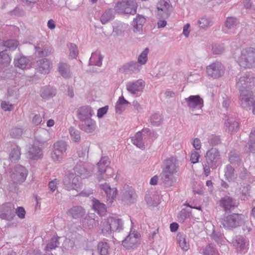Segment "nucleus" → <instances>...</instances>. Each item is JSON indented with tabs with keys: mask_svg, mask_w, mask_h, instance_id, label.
Masks as SVG:
<instances>
[{
	"mask_svg": "<svg viewBox=\"0 0 255 255\" xmlns=\"http://www.w3.org/2000/svg\"><path fill=\"white\" fill-rule=\"evenodd\" d=\"M75 174L71 173L65 176L63 184L68 190H75L77 191L81 189L80 177L85 178L90 176L91 171L86 168V165L83 162L77 163L74 168Z\"/></svg>",
	"mask_w": 255,
	"mask_h": 255,
	"instance_id": "1",
	"label": "nucleus"
},
{
	"mask_svg": "<svg viewBox=\"0 0 255 255\" xmlns=\"http://www.w3.org/2000/svg\"><path fill=\"white\" fill-rule=\"evenodd\" d=\"M8 174L10 181L13 185L11 186L9 185L7 187V190L13 192L15 191V185L21 184L26 180L28 171L24 167L18 165L11 169Z\"/></svg>",
	"mask_w": 255,
	"mask_h": 255,
	"instance_id": "2",
	"label": "nucleus"
},
{
	"mask_svg": "<svg viewBox=\"0 0 255 255\" xmlns=\"http://www.w3.org/2000/svg\"><path fill=\"white\" fill-rule=\"evenodd\" d=\"M103 234L108 237L115 231L120 232L123 228V221L117 217H110L107 220L102 221L101 225Z\"/></svg>",
	"mask_w": 255,
	"mask_h": 255,
	"instance_id": "3",
	"label": "nucleus"
},
{
	"mask_svg": "<svg viewBox=\"0 0 255 255\" xmlns=\"http://www.w3.org/2000/svg\"><path fill=\"white\" fill-rule=\"evenodd\" d=\"M236 60L242 67H252L255 64V49L252 47L243 49Z\"/></svg>",
	"mask_w": 255,
	"mask_h": 255,
	"instance_id": "4",
	"label": "nucleus"
},
{
	"mask_svg": "<svg viewBox=\"0 0 255 255\" xmlns=\"http://www.w3.org/2000/svg\"><path fill=\"white\" fill-rule=\"evenodd\" d=\"M245 220V216L243 215L233 214L232 215L224 216L220 219V226L226 229H232L236 228Z\"/></svg>",
	"mask_w": 255,
	"mask_h": 255,
	"instance_id": "5",
	"label": "nucleus"
},
{
	"mask_svg": "<svg viewBox=\"0 0 255 255\" xmlns=\"http://www.w3.org/2000/svg\"><path fill=\"white\" fill-rule=\"evenodd\" d=\"M184 103L193 114L199 115L202 113L204 102L199 95L190 96L184 100Z\"/></svg>",
	"mask_w": 255,
	"mask_h": 255,
	"instance_id": "6",
	"label": "nucleus"
},
{
	"mask_svg": "<svg viewBox=\"0 0 255 255\" xmlns=\"http://www.w3.org/2000/svg\"><path fill=\"white\" fill-rule=\"evenodd\" d=\"M137 7L135 0H121L117 3L115 8L118 12L133 15L136 12Z\"/></svg>",
	"mask_w": 255,
	"mask_h": 255,
	"instance_id": "7",
	"label": "nucleus"
},
{
	"mask_svg": "<svg viewBox=\"0 0 255 255\" xmlns=\"http://www.w3.org/2000/svg\"><path fill=\"white\" fill-rule=\"evenodd\" d=\"M110 164L109 158L107 156L102 157L98 163L97 166L99 175H98L97 179L99 181H101L102 180H106V178L103 175V174L105 172L107 173L106 175L108 177L113 176L114 170L109 166Z\"/></svg>",
	"mask_w": 255,
	"mask_h": 255,
	"instance_id": "8",
	"label": "nucleus"
},
{
	"mask_svg": "<svg viewBox=\"0 0 255 255\" xmlns=\"http://www.w3.org/2000/svg\"><path fill=\"white\" fill-rule=\"evenodd\" d=\"M67 145L65 141L59 140L53 143L51 157L55 162H60L67 150Z\"/></svg>",
	"mask_w": 255,
	"mask_h": 255,
	"instance_id": "9",
	"label": "nucleus"
},
{
	"mask_svg": "<svg viewBox=\"0 0 255 255\" xmlns=\"http://www.w3.org/2000/svg\"><path fill=\"white\" fill-rule=\"evenodd\" d=\"M172 6L170 2L165 0H160L157 3L155 14L156 18H168L171 14Z\"/></svg>",
	"mask_w": 255,
	"mask_h": 255,
	"instance_id": "10",
	"label": "nucleus"
},
{
	"mask_svg": "<svg viewBox=\"0 0 255 255\" xmlns=\"http://www.w3.org/2000/svg\"><path fill=\"white\" fill-rule=\"evenodd\" d=\"M140 239V234L131 227L128 235L123 241L122 244L124 247L127 249L134 248L139 244Z\"/></svg>",
	"mask_w": 255,
	"mask_h": 255,
	"instance_id": "11",
	"label": "nucleus"
},
{
	"mask_svg": "<svg viewBox=\"0 0 255 255\" xmlns=\"http://www.w3.org/2000/svg\"><path fill=\"white\" fill-rule=\"evenodd\" d=\"M14 217V206L13 204L7 203L0 206V218L1 219L11 221Z\"/></svg>",
	"mask_w": 255,
	"mask_h": 255,
	"instance_id": "12",
	"label": "nucleus"
},
{
	"mask_svg": "<svg viewBox=\"0 0 255 255\" xmlns=\"http://www.w3.org/2000/svg\"><path fill=\"white\" fill-rule=\"evenodd\" d=\"M206 71L209 76L216 79L221 77L224 74V68L221 63L216 62L208 66Z\"/></svg>",
	"mask_w": 255,
	"mask_h": 255,
	"instance_id": "13",
	"label": "nucleus"
},
{
	"mask_svg": "<svg viewBox=\"0 0 255 255\" xmlns=\"http://www.w3.org/2000/svg\"><path fill=\"white\" fill-rule=\"evenodd\" d=\"M145 85L142 79L128 81L126 84V89L132 95H138L143 92Z\"/></svg>",
	"mask_w": 255,
	"mask_h": 255,
	"instance_id": "14",
	"label": "nucleus"
},
{
	"mask_svg": "<svg viewBox=\"0 0 255 255\" xmlns=\"http://www.w3.org/2000/svg\"><path fill=\"white\" fill-rule=\"evenodd\" d=\"M205 157L207 164L211 167H216L221 161L220 153L216 148H212L207 151Z\"/></svg>",
	"mask_w": 255,
	"mask_h": 255,
	"instance_id": "15",
	"label": "nucleus"
},
{
	"mask_svg": "<svg viewBox=\"0 0 255 255\" xmlns=\"http://www.w3.org/2000/svg\"><path fill=\"white\" fill-rule=\"evenodd\" d=\"M253 80V77L251 76L250 73H242L237 77V86L240 91L241 90H247Z\"/></svg>",
	"mask_w": 255,
	"mask_h": 255,
	"instance_id": "16",
	"label": "nucleus"
},
{
	"mask_svg": "<svg viewBox=\"0 0 255 255\" xmlns=\"http://www.w3.org/2000/svg\"><path fill=\"white\" fill-rule=\"evenodd\" d=\"M141 67L136 62L131 61L124 65L120 69V71L125 75H131L133 74L139 72Z\"/></svg>",
	"mask_w": 255,
	"mask_h": 255,
	"instance_id": "17",
	"label": "nucleus"
},
{
	"mask_svg": "<svg viewBox=\"0 0 255 255\" xmlns=\"http://www.w3.org/2000/svg\"><path fill=\"white\" fill-rule=\"evenodd\" d=\"M240 92V100L241 106L245 109L250 108L254 102L252 93L249 90H241Z\"/></svg>",
	"mask_w": 255,
	"mask_h": 255,
	"instance_id": "18",
	"label": "nucleus"
},
{
	"mask_svg": "<svg viewBox=\"0 0 255 255\" xmlns=\"http://www.w3.org/2000/svg\"><path fill=\"white\" fill-rule=\"evenodd\" d=\"M177 172V160L174 157H170L164 161V167L163 174L174 175Z\"/></svg>",
	"mask_w": 255,
	"mask_h": 255,
	"instance_id": "19",
	"label": "nucleus"
},
{
	"mask_svg": "<svg viewBox=\"0 0 255 255\" xmlns=\"http://www.w3.org/2000/svg\"><path fill=\"white\" fill-rule=\"evenodd\" d=\"M52 67L51 61L47 59H42L37 61L36 70L41 74H48Z\"/></svg>",
	"mask_w": 255,
	"mask_h": 255,
	"instance_id": "20",
	"label": "nucleus"
},
{
	"mask_svg": "<svg viewBox=\"0 0 255 255\" xmlns=\"http://www.w3.org/2000/svg\"><path fill=\"white\" fill-rule=\"evenodd\" d=\"M27 156L30 159L34 160H37L42 158L43 156L42 148L34 143L33 145L29 147Z\"/></svg>",
	"mask_w": 255,
	"mask_h": 255,
	"instance_id": "21",
	"label": "nucleus"
},
{
	"mask_svg": "<svg viewBox=\"0 0 255 255\" xmlns=\"http://www.w3.org/2000/svg\"><path fill=\"white\" fill-rule=\"evenodd\" d=\"M100 186L106 194L108 203L112 204L117 195V189L116 188H111L110 185L107 183L101 184Z\"/></svg>",
	"mask_w": 255,
	"mask_h": 255,
	"instance_id": "22",
	"label": "nucleus"
},
{
	"mask_svg": "<svg viewBox=\"0 0 255 255\" xmlns=\"http://www.w3.org/2000/svg\"><path fill=\"white\" fill-rule=\"evenodd\" d=\"M238 23L237 19L233 17H228L225 21V26L223 30L227 33H234Z\"/></svg>",
	"mask_w": 255,
	"mask_h": 255,
	"instance_id": "23",
	"label": "nucleus"
},
{
	"mask_svg": "<svg viewBox=\"0 0 255 255\" xmlns=\"http://www.w3.org/2000/svg\"><path fill=\"white\" fill-rule=\"evenodd\" d=\"M132 143L138 148L143 149L145 148V143L146 140H144L142 130L136 132V133L131 137Z\"/></svg>",
	"mask_w": 255,
	"mask_h": 255,
	"instance_id": "24",
	"label": "nucleus"
},
{
	"mask_svg": "<svg viewBox=\"0 0 255 255\" xmlns=\"http://www.w3.org/2000/svg\"><path fill=\"white\" fill-rule=\"evenodd\" d=\"M82 129L87 133L93 132L96 128V123L91 118L81 121Z\"/></svg>",
	"mask_w": 255,
	"mask_h": 255,
	"instance_id": "25",
	"label": "nucleus"
},
{
	"mask_svg": "<svg viewBox=\"0 0 255 255\" xmlns=\"http://www.w3.org/2000/svg\"><path fill=\"white\" fill-rule=\"evenodd\" d=\"M14 65L16 67L21 69H26L31 66L29 60L26 57L20 56L14 59Z\"/></svg>",
	"mask_w": 255,
	"mask_h": 255,
	"instance_id": "26",
	"label": "nucleus"
},
{
	"mask_svg": "<svg viewBox=\"0 0 255 255\" xmlns=\"http://www.w3.org/2000/svg\"><path fill=\"white\" fill-rule=\"evenodd\" d=\"M136 195L134 191L131 188H128L123 192V200L127 204H131L136 200Z\"/></svg>",
	"mask_w": 255,
	"mask_h": 255,
	"instance_id": "27",
	"label": "nucleus"
},
{
	"mask_svg": "<svg viewBox=\"0 0 255 255\" xmlns=\"http://www.w3.org/2000/svg\"><path fill=\"white\" fill-rule=\"evenodd\" d=\"M233 244L238 253H244L247 250L246 243L243 237H237L233 242Z\"/></svg>",
	"mask_w": 255,
	"mask_h": 255,
	"instance_id": "28",
	"label": "nucleus"
},
{
	"mask_svg": "<svg viewBox=\"0 0 255 255\" xmlns=\"http://www.w3.org/2000/svg\"><path fill=\"white\" fill-rule=\"evenodd\" d=\"M58 71L60 74L64 78H69L72 75L70 66L66 63L60 62L58 66Z\"/></svg>",
	"mask_w": 255,
	"mask_h": 255,
	"instance_id": "29",
	"label": "nucleus"
},
{
	"mask_svg": "<svg viewBox=\"0 0 255 255\" xmlns=\"http://www.w3.org/2000/svg\"><path fill=\"white\" fill-rule=\"evenodd\" d=\"M93 114V110L89 106H84L78 110V117L81 121L91 118Z\"/></svg>",
	"mask_w": 255,
	"mask_h": 255,
	"instance_id": "30",
	"label": "nucleus"
},
{
	"mask_svg": "<svg viewBox=\"0 0 255 255\" xmlns=\"http://www.w3.org/2000/svg\"><path fill=\"white\" fill-rule=\"evenodd\" d=\"M177 242L180 248L184 251H187L189 249V244L186 239V236L184 234L179 233L176 237Z\"/></svg>",
	"mask_w": 255,
	"mask_h": 255,
	"instance_id": "31",
	"label": "nucleus"
},
{
	"mask_svg": "<svg viewBox=\"0 0 255 255\" xmlns=\"http://www.w3.org/2000/svg\"><path fill=\"white\" fill-rule=\"evenodd\" d=\"M197 24L200 28L205 30L213 25V21L210 17L203 16L199 18Z\"/></svg>",
	"mask_w": 255,
	"mask_h": 255,
	"instance_id": "32",
	"label": "nucleus"
},
{
	"mask_svg": "<svg viewBox=\"0 0 255 255\" xmlns=\"http://www.w3.org/2000/svg\"><path fill=\"white\" fill-rule=\"evenodd\" d=\"M102 60L103 56L100 51L97 50L92 53L89 63L90 65L101 66L102 64Z\"/></svg>",
	"mask_w": 255,
	"mask_h": 255,
	"instance_id": "33",
	"label": "nucleus"
},
{
	"mask_svg": "<svg viewBox=\"0 0 255 255\" xmlns=\"http://www.w3.org/2000/svg\"><path fill=\"white\" fill-rule=\"evenodd\" d=\"M129 104V103L123 96L120 97L116 104L115 110L116 113L121 114L125 110L126 106Z\"/></svg>",
	"mask_w": 255,
	"mask_h": 255,
	"instance_id": "34",
	"label": "nucleus"
},
{
	"mask_svg": "<svg viewBox=\"0 0 255 255\" xmlns=\"http://www.w3.org/2000/svg\"><path fill=\"white\" fill-rule=\"evenodd\" d=\"M20 148L16 145H13L9 154V159L11 162L17 161L20 157Z\"/></svg>",
	"mask_w": 255,
	"mask_h": 255,
	"instance_id": "35",
	"label": "nucleus"
},
{
	"mask_svg": "<svg viewBox=\"0 0 255 255\" xmlns=\"http://www.w3.org/2000/svg\"><path fill=\"white\" fill-rule=\"evenodd\" d=\"M221 205L225 210H230L232 207L237 206V202L230 197H225L221 200Z\"/></svg>",
	"mask_w": 255,
	"mask_h": 255,
	"instance_id": "36",
	"label": "nucleus"
},
{
	"mask_svg": "<svg viewBox=\"0 0 255 255\" xmlns=\"http://www.w3.org/2000/svg\"><path fill=\"white\" fill-rule=\"evenodd\" d=\"M93 208L99 215H104L106 212V207L105 204L100 203L97 200L93 201Z\"/></svg>",
	"mask_w": 255,
	"mask_h": 255,
	"instance_id": "37",
	"label": "nucleus"
},
{
	"mask_svg": "<svg viewBox=\"0 0 255 255\" xmlns=\"http://www.w3.org/2000/svg\"><path fill=\"white\" fill-rule=\"evenodd\" d=\"M225 125L226 130L229 132L235 131L239 127L238 123L232 118H228V119L226 120Z\"/></svg>",
	"mask_w": 255,
	"mask_h": 255,
	"instance_id": "38",
	"label": "nucleus"
},
{
	"mask_svg": "<svg viewBox=\"0 0 255 255\" xmlns=\"http://www.w3.org/2000/svg\"><path fill=\"white\" fill-rule=\"evenodd\" d=\"M176 182V178L174 175L163 174V183L164 186L167 188L174 186Z\"/></svg>",
	"mask_w": 255,
	"mask_h": 255,
	"instance_id": "39",
	"label": "nucleus"
},
{
	"mask_svg": "<svg viewBox=\"0 0 255 255\" xmlns=\"http://www.w3.org/2000/svg\"><path fill=\"white\" fill-rule=\"evenodd\" d=\"M55 90L50 87H43L40 90L41 96L43 99L52 98L55 96Z\"/></svg>",
	"mask_w": 255,
	"mask_h": 255,
	"instance_id": "40",
	"label": "nucleus"
},
{
	"mask_svg": "<svg viewBox=\"0 0 255 255\" xmlns=\"http://www.w3.org/2000/svg\"><path fill=\"white\" fill-rule=\"evenodd\" d=\"M69 214L73 218L78 219L81 217L85 213L83 208L80 206H76L69 210Z\"/></svg>",
	"mask_w": 255,
	"mask_h": 255,
	"instance_id": "41",
	"label": "nucleus"
},
{
	"mask_svg": "<svg viewBox=\"0 0 255 255\" xmlns=\"http://www.w3.org/2000/svg\"><path fill=\"white\" fill-rule=\"evenodd\" d=\"M142 131L144 139L146 140V142H151L157 137V134L148 128H143Z\"/></svg>",
	"mask_w": 255,
	"mask_h": 255,
	"instance_id": "42",
	"label": "nucleus"
},
{
	"mask_svg": "<svg viewBox=\"0 0 255 255\" xmlns=\"http://www.w3.org/2000/svg\"><path fill=\"white\" fill-rule=\"evenodd\" d=\"M149 49L148 48H145L138 55L137 57V63L142 66L145 65L148 60V54L149 53Z\"/></svg>",
	"mask_w": 255,
	"mask_h": 255,
	"instance_id": "43",
	"label": "nucleus"
},
{
	"mask_svg": "<svg viewBox=\"0 0 255 255\" xmlns=\"http://www.w3.org/2000/svg\"><path fill=\"white\" fill-rule=\"evenodd\" d=\"M145 200L151 206H156L159 203L158 197L154 195H146Z\"/></svg>",
	"mask_w": 255,
	"mask_h": 255,
	"instance_id": "44",
	"label": "nucleus"
},
{
	"mask_svg": "<svg viewBox=\"0 0 255 255\" xmlns=\"http://www.w3.org/2000/svg\"><path fill=\"white\" fill-rule=\"evenodd\" d=\"M59 237H54L51 239V240L47 243L45 251L48 252L51 250L55 249L59 245L58 239Z\"/></svg>",
	"mask_w": 255,
	"mask_h": 255,
	"instance_id": "45",
	"label": "nucleus"
},
{
	"mask_svg": "<svg viewBox=\"0 0 255 255\" xmlns=\"http://www.w3.org/2000/svg\"><path fill=\"white\" fill-rule=\"evenodd\" d=\"M225 175L229 181L233 180L237 177V175L234 173V169L231 165L226 166Z\"/></svg>",
	"mask_w": 255,
	"mask_h": 255,
	"instance_id": "46",
	"label": "nucleus"
},
{
	"mask_svg": "<svg viewBox=\"0 0 255 255\" xmlns=\"http://www.w3.org/2000/svg\"><path fill=\"white\" fill-rule=\"evenodd\" d=\"M10 61L11 58L5 51L0 52V66H6Z\"/></svg>",
	"mask_w": 255,
	"mask_h": 255,
	"instance_id": "47",
	"label": "nucleus"
},
{
	"mask_svg": "<svg viewBox=\"0 0 255 255\" xmlns=\"http://www.w3.org/2000/svg\"><path fill=\"white\" fill-rule=\"evenodd\" d=\"M109 246L107 242H101L98 244V250L100 255H107L108 254Z\"/></svg>",
	"mask_w": 255,
	"mask_h": 255,
	"instance_id": "48",
	"label": "nucleus"
},
{
	"mask_svg": "<svg viewBox=\"0 0 255 255\" xmlns=\"http://www.w3.org/2000/svg\"><path fill=\"white\" fill-rule=\"evenodd\" d=\"M113 18V15L111 9L106 10L101 16V21L102 24L108 23Z\"/></svg>",
	"mask_w": 255,
	"mask_h": 255,
	"instance_id": "49",
	"label": "nucleus"
},
{
	"mask_svg": "<svg viewBox=\"0 0 255 255\" xmlns=\"http://www.w3.org/2000/svg\"><path fill=\"white\" fill-rule=\"evenodd\" d=\"M71 139L74 142H78L80 140V132L79 130L73 127H70L69 129Z\"/></svg>",
	"mask_w": 255,
	"mask_h": 255,
	"instance_id": "50",
	"label": "nucleus"
},
{
	"mask_svg": "<svg viewBox=\"0 0 255 255\" xmlns=\"http://www.w3.org/2000/svg\"><path fill=\"white\" fill-rule=\"evenodd\" d=\"M250 137V141L246 148H248L249 151L254 152H255V129L251 131Z\"/></svg>",
	"mask_w": 255,
	"mask_h": 255,
	"instance_id": "51",
	"label": "nucleus"
},
{
	"mask_svg": "<svg viewBox=\"0 0 255 255\" xmlns=\"http://www.w3.org/2000/svg\"><path fill=\"white\" fill-rule=\"evenodd\" d=\"M204 255H219L217 250L212 245L207 246L203 251Z\"/></svg>",
	"mask_w": 255,
	"mask_h": 255,
	"instance_id": "52",
	"label": "nucleus"
},
{
	"mask_svg": "<svg viewBox=\"0 0 255 255\" xmlns=\"http://www.w3.org/2000/svg\"><path fill=\"white\" fill-rule=\"evenodd\" d=\"M187 80L189 82H196L201 78L200 75L195 72H191L186 76Z\"/></svg>",
	"mask_w": 255,
	"mask_h": 255,
	"instance_id": "53",
	"label": "nucleus"
},
{
	"mask_svg": "<svg viewBox=\"0 0 255 255\" xmlns=\"http://www.w3.org/2000/svg\"><path fill=\"white\" fill-rule=\"evenodd\" d=\"M82 223L83 225L85 228H88L89 229H91L96 225L95 219L93 218L89 219V215L83 220Z\"/></svg>",
	"mask_w": 255,
	"mask_h": 255,
	"instance_id": "54",
	"label": "nucleus"
},
{
	"mask_svg": "<svg viewBox=\"0 0 255 255\" xmlns=\"http://www.w3.org/2000/svg\"><path fill=\"white\" fill-rule=\"evenodd\" d=\"M161 116L159 113L152 115L150 118V122L153 126H159L161 124Z\"/></svg>",
	"mask_w": 255,
	"mask_h": 255,
	"instance_id": "55",
	"label": "nucleus"
},
{
	"mask_svg": "<svg viewBox=\"0 0 255 255\" xmlns=\"http://www.w3.org/2000/svg\"><path fill=\"white\" fill-rule=\"evenodd\" d=\"M18 45L16 40H8L3 42V46L10 50L15 49Z\"/></svg>",
	"mask_w": 255,
	"mask_h": 255,
	"instance_id": "56",
	"label": "nucleus"
},
{
	"mask_svg": "<svg viewBox=\"0 0 255 255\" xmlns=\"http://www.w3.org/2000/svg\"><path fill=\"white\" fill-rule=\"evenodd\" d=\"M132 31L136 35H139L143 34V26L138 25L135 22H132Z\"/></svg>",
	"mask_w": 255,
	"mask_h": 255,
	"instance_id": "57",
	"label": "nucleus"
},
{
	"mask_svg": "<svg viewBox=\"0 0 255 255\" xmlns=\"http://www.w3.org/2000/svg\"><path fill=\"white\" fill-rule=\"evenodd\" d=\"M46 132L43 131L41 133H37L34 139V144L39 143L43 144L47 141V139L43 136L44 133Z\"/></svg>",
	"mask_w": 255,
	"mask_h": 255,
	"instance_id": "58",
	"label": "nucleus"
},
{
	"mask_svg": "<svg viewBox=\"0 0 255 255\" xmlns=\"http://www.w3.org/2000/svg\"><path fill=\"white\" fill-rule=\"evenodd\" d=\"M182 29V34L185 38H188L191 31L190 24L189 23H186L183 25Z\"/></svg>",
	"mask_w": 255,
	"mask_h": 255,
	"instance_id": "59",
	"label": "nucleus"
},
{
	"mask_svg": "<svg viewBox=\"0 0 255 255\" xmlns=\"http://www.w3.org/2000/svg\"><path fill=\"white\" fill-rule=\"evenodd\" d=\"M199 157L200 154L197 151L195 150L191 151L190 154V161L192 163L195 164L198 162Z\"/></svg>",
	"mask_w": 255,
	"mask_h": 255,
	"instance_id": "60",
	"label": "nucleus"
},
{
	"mask_svg": "<svg viewBox=\"0 0 255 255\" xmlns=\"http://www.w3.org/2000/svg\"><path fill=\"white\" fill-rule=\"evenodd\" d=\"M1 108L5 111H10L13 108V105L9 102L3 101L1 103Z\"/></svg>",
	"mask_w": 255,
	"mask_h": 255,
	"instance_id": "61",
	"label": "nucleus"
},
{
	"mask_svg": "<svg viewBox=\"0 0 255 255\" xmlns=\"http://www.w3.org/2000/svg\"><path fill=\"white\" fill-rule=\"evenodd\" d=\"M69 49L70 57L73 58H75L78 54V50L76 45L73 44H70Z\"/></svg>",
	"mask_w": 255,
	"mask_h": 255,
	"instance_id": "62",
	"label": "nucleus"
},
{
	"mask_svg": "<svg viewBox=\"0 0 255 255\" xmlns=\"http://www.w3.org/2000/svg\"><path fill=\"white\" fill-rule=\"evenodd\" d=\"M22 133V129L21 128H13L10 132L11 135L14 138L18 137Z\"/></svg>",
	"mask_w": 255,
	"mask_h": 255,
	"instance_id": "63",
	"label": "nucleus"
},
{
	"mask_svg": "<svg viewBox=\"0 0 255 255\" xmlns=\"http://www.w3.org/2000/svg\"><path fill=\"white\" fill-rule=\"evenodd\" d=\"M15 213L20 219H22L25 218V211L23 207H17L16 210L15 211Z\"/></svg>",
	"mask_w": 255,
	"mask_h": 255,
	"instance_id": "64",
	"label": "nucleus"
}]
</instances>
